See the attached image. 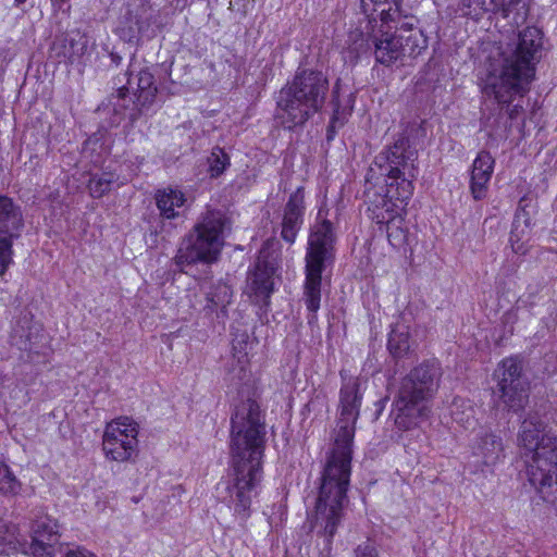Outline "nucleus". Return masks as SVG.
<instances>
[{
	"mask_svg": "<svg viewBox=\"0 0 557 557\" xmlns=\"http://www.w3.org/2000/svg\"><path fill=\"white\" fill-rule=\"evenodd\" d=\"M362 394L358 379H349L339 392V418L334 442L326 453L313 529L330 543L343 518L351 474L352 443Z\"/></svg>",
	"mask_w": 557,
	"mask_h": 557,
	"instance_id": "obj_1",
	"label": "nucleus"
},
{
	"mask_svg": "<svg viewBox=\"0 0 557 557\" xmlns=\"http://www.w3.org/2000/svg\"><path fill=\"white\" fill-rule=\"evenodd\" d=\"M543 49V34L536 27H527L512 44L495 47L486 60L480 77L482 95L506 109L508 117L519 119L525 97L535 79L536 64Z\"/></svg>",
	"mask_w": 557,
	"mask_h": 557,
	"instance_id": "obj_2",
	"label": "nucleus"
},
{
	"mask_svg": "<svg viewBox=\"0 0 557 557\" xmlns=\"http://www.w3.org/2000/svg\"><path fill=\"white\" fill-rule=\"evenodd\" d=\"M265 419L259 404L248 398L236 405L231 418V479L222 496L240 520L250 516L252 498L261 481V459L265 447Z\"/></svg>",
	"mask_w": 557,
	"mask_h": 557,
	"instance_id": "obj_3",
	"label": "nucleus"
},
{
	"mask_svg": "<svg viewBox=\"0 0 557 557\" xmlns=\"http://www.w3.org/2000/svg\"><path fill=\"white\" fill-rule=\"evenodd\" d=\"M530 484L546 502L557 499V436L537 412H529L518 432Z\"/></svg>",
	"mask_w": 557,
	"mask_h": 557,
	"instance_id": "obj_4",
	"label": "nucleus"
},
{
	"mask_svg": "<svg viewBox=\"0 0 557 557\" xmlns=\"http://www.w3.org/2000/svg\"><path fill=\"white\" fill-rule=\"evenodd\" d=\"M443 370L437 360H424L405 375L393 403L395 424L410 430L431 412V400L438 391Z\"/></svg>",
	"mask_w": 557,
	"mask_h": 557,
	"instance_id": "obj_5",
	"label": "nucleus"
},
{
	"mask_svg": "<svg viewBox=\"0 0 557 557\" xmlns=\"http://www.w3.org/2000/svg\"><path fill=\"white\" fill-rule=\"evenodd\" d=\"M231 230V220L220 209L208 208L197 223L186 234L173 258L178 271L187 273V268L197 263L215 262L224 246V236Z\"/></svg>",
	"mask_w": 557,
	"mask_h": 557,
	"instance_id": "obj_6",
	"label": "nucleus"
},
{
	"mask_svg": "<svg viewBox=\"0 0 557 557\" xmlns=\"http://www.w3.org/2000/svg\"><path fill=\"white\" fill-rule=\"evenodd\" d=\"M329 82L322 72H297L293 82L280 90L276 119L287 129L302 126L324 103Z\"/></svg>",
	"mask_w": 557,
	"mask_h": 557,
	"instance_id": "obj_7",
	"label": "nucleus"
},
{
	"mask_svg": "<svg viewBox=\"0 0 557 557\" xmlns=\"http://www.w3.org/2000/svg\"><path fill=\"white\" fill-rule=\"evenodd\" d=\"M335 243L334 227L331 221L318 212L314 224L310 227L308 247L305 257L306 280L304 286V301L310 312L308 322L317 320V312L321 302L322 273L325 265L333 258Z\"/></svg>",
	"mask_w": 557,
	"mask_h": 557,
	"instance_id": "obj_8",
	"label": "nucleus"
},
{
	"mask_svg": "<svg viewBox=\"0 0 557 557\" xmlns=\"http://www.w3.org/2000/svg\"><path fill=\"white\" fill-rule=\"evenodd\" d=\"M374 163L386 176L384 195L401 202L408 201L413 194V181L418 176V150L409 138L399 136L375 157Z\"/></svg>",
	"mask_w": 557,
	"mask_h": 557,
	"instance_id": "obj_9",
	"label": "nucleus"
},
{
	"mask_svg": "<svg viewBox=\"0 0 557 557\" xmlns=\"http://www.w3.org/2000/svg\"><path fill=\"white\" fill-rule=\"evenodd\" d=\"M367 202L369 203V216L376 224H385L387 239L397 249L409 245V233L401 216L407 201H398L387 195L377 194L370 188L366 190Z\"/></svg>",
	"mask_w": 557,
	"mask_h": 557,
	"instance_id": "obj_10",
	"label": "nucleus"
},
{
	"mask_svg": "<svg viewBox=\"0 0 557 557\" xmlns=\"http://www.w3.org/2000/svg\"><path fill=\"white\" fill-rule=\"evenodd\" d=\"M371 42L374 46V57L377 63L391 65L405 55L416 57L426 48L425 39L420 30L414 34H389L387 30H373Z\"/></svg>",
	"mask_w": 557,
	"mask_h": 557,
	"instance_id": "obj_11",
	"label": "nucleus"
},
{
	"mask_svg": "<svg viewBox=\"0 0 557 557\" xmlns=\"http://www.w3.org/2000/svg\"><path fill=\"white\" fill-rule=\"evenodd\" d=\"M522 364L516 357L504 359L495 371L498 377L496 395L504 407L513 412L522 410L529 400L528 384L521 377Z\"/></svg>",
	"mask_w": 557,
	"mask_h": 557,
	"instance_id": "obj_12",
	"label": "nucleus"
},
{
	"mask_svg": "<svg viewBox=\"0 0 557 557\" xmlns=\"http://www.w3.org/2000/svg\"><path fill=\"white\" fill-rule=\"evenodd\" d=\"M138 424L128 417H121L106 426L102 446L107 458L124 462L128 461L138 446Z\"/></svg>",
	"mask_w": 557,
	"mask_h": 557,
	"instance_id": "obj_13",
	"label": "nucleus"
},
{
	"mask_svg": "<svg viewBox=\"0 0 557 557\" xmlns=\"http://www.w3.org/2000/svg\"><path fill=\"white\" fill-rule=\"evenodd\" d=\"M23 226L22 213L12 199L0 195V275L12 262V238Z\"/></svg>",
	"mask_w": 557,
	"mask_h": 557,
	"instance_id": "obj_14",
	"label": "nucleus"
},
{
	"mask_svg": "<svg viewBox=\"0 0 557 557\" xmlns=\"http://www.w3.org/2000/svg\"><path fill=\"white\" fill-rule=\"evenodd\" d=\"M59 537L60 527L55 519L47 515L36 517L32 524L29 553L34 557H53Z\"/></svg>",
	"mask_w": 557,
	"mask_h": 557,
	"instance_id": "obj_15",
	"label": "nucleus"
},
{
	"mask_svg": "<svg viewBox=\"0 0 557 557\" xmlns=\"http://www.w3.org/2000/svg\"><path fill=\"white\" fill-rule=\"evenodd\" d=\"M306 212L305 194L302 188H297L286 202L281 221V237L288 244H294L298 232L304 224Z\"/></svg>",
	"mask_w": 557,
	"mask_h": 557,
	"instance_id": "obj_16",
	"label": "nucleus"
},
{
	"mask_svg": "<svg viewBox=\"0 0 557 557\" xmlns=\"http://www.w3.org/2000/svg\"><path fill=\"white\" fill-rule=\"evenodd\" d=\"M274 269L265 261L258 260L252 271L248 273L246 293L253 302L261 307L269 305L273 293Z\"/></svg>",
	"mask_w": 557,
	"mask_h": 557,
	"instance_id": "obj_17",
	"label": "nucleus"
},
{
	"mask_svg": "<svg viewBox=\"0 0 557 557\" xmlns=\"http://www.w3.org/2000/svg\"><path fill=\"white\" fill-rule=\"evenodd\" d=\"M150 9L141 0L128 3L123 14L120 25V37L125 41L135 40L141 33L150 26Z\"/></svg>",
	"mask_w": 557,
	"mask_h": 557,
	"instance_id": "obj_18",
	"label": "nucleus"
},
{
	"mask_svg": "<svg viewBox=\"0 0 557 557\" xmlns=\"http://www.w3.org/2000/svg\"><path fill=\"white\" fill-rule=\"evenodd\" d=\"M495 160L488 151L482 150L473 160L470 175V193L474 200L485 199L494 172Z\"/></svg>",
	"mask_w": 557,
	"mask_h": 557,
	"instance_id": "obj_19",
	"label": "nucleus"
},
{
	"mask_svg": "<svg viewBox=\"0 0 557 557\" xmlns=\"http://www.w3.org/2000/svg\"><path fill=\"white\" fill-rule=\"evenodd\" d=\"M522 0H461L465 15L480 20L484 14H500L507 18Z\"/></svg>",
	"mask_w": 557,
	"mask_h": 557,
	"instance_id": "obj_20",
	"label": "nucleus"
},
{
	"mask_svg": "<svg viewBox=\"0 0 557 557\" xmlns=\"http://www.w3.org/2000/svg\"><path fill=\"white\" fill-rule=\"evenodd\" d=\"M504 450L502 437L491 431L480 432L472 446L473 455L486 466H493L504 458Z\"/></svg>",
	"mask_w": 557,
	"mask_h": 557,
	"instance_id": "obj_21",
	"label": "nucleus"
},
{
	"mask_svg": "<svg viewBox=\"0 0 557 557\" xmlns=\"http://www.w3.org/2000/svg\"><path fill=\"white\" fill-rule=\"evenodd\" d=\"M126 84L117 88L116 95L112 98V104L115 113L128 116L131 121H136L146 108H139L138 96L131 92L132 79L124 74Z\"/></svg>",
	"mask_w": 557,
	"mask_h": 557,
	"instance_id": "obj_22",
	"label": "nucleus"
},
{
	"mask_svg": "<svg viewBox=\"0 0 557 557\" xmlns=\"http://www.w3.org/2000/svg\"><path fill=\"white\" fill-rule=\"evenodd\" d=\"M154 200L160 216L163 220H174L180 216L178 209L184 206L186 198L178 189L164 188L157 190Z\"/></svg>",
	"mask_w": 557,
	"mask_h": 557,
	"instance_id": "obj_23",
	"label": "nucleus"
},
{
	"mask_svg": "<svg viewBox=\"0 0 557 557\" xmlns=\"http://www.w3.org/2000/svg\"><path fill=\"white\" fill-rule=\"evenodd\" d=\"M363 13L369 17L374 12H380L382 25L398 22L401 13V0H360Z\"/></svg>",
	"mask_w": 557,
	"mask_h": 557,
	"instance_id": "obj_24",
	"label": "nucleus"
},
{
	"mask_svg": "<svg viewBox=\"0 0 557 557\" xmlns=\"http://www.w3.org/2000/svg\"><path fill=\"white\" fill-rule=\"evenodd\" d=\"M12 337L21 349L30 350L42 337L41 324L24 317L14 327Z\"/></svg>",
	"mask_w": 557,
	"mask_h": 557,
	"instance_id": "obj_25",
	"label": "nucleus"
},
{
	"mask_svg": "<svg viewBox=\"0 0 557 557\" xmlns=\"http://www.w3.org/2000/svg\"><path fill=\"white\" fill-rule=\"evenodd\" d=\"M531 221L524 210L518 211L512 222L510 232V243L516 253L524 255L527 252L525 243L529 240L531 232Z\"/></svg>",
	"mask_w": 557,
	"mask_h": 557,
	"instance_id": "obj_26",
	"label": "nucleus"
},
{
	"mask_svg": "<svg viewBox=\"0 0 557 557\" xmlns=\"http://www.w3.org/2000/svg\"><path fill=\"white\" fill-rule=\"evenodd\" d=\"M131 88L134 90V96H138L139 108H149L154 102L158 89L154 85V78L150 71H139L136 88L133 86Z\"/></svg>",
	"mask_w": 557,
	"mask_h": 557,
	"instance_id": "obj_27",
	"label": "nucleus"
},
{
	"mask_svg": "<svg viewBox=\"0 0 557 557\" xmlns=\"http://www.w3.org/2000/svg\"><path fill=\"white\" fill-rule=\"evenodd\" d=\"M451 418L460 426L471 429L475 425V412L472 405L461 398H455L451 404Z\"/></svg>",
	"mask_w": 557,
	"mask_h": 557,
	"instance_id": "obj_28",
	"label": "nucleus"
},
{
	"mask_svg": "<svg viewBox=\"0 0 557 557\" xmlns=\"http://www.w3.org/2000/svg\"><path fill=\"white\" fill-rule=\"evenodd\" d=\"M387 347L389 352L396 358H400L408 352L410 348L409 332L405 325H396L392 329Z\"/></svg>",
	"mask_w": 557,
	"mask_h": 557,
	"instance_id": "obj_29",
	"label": "nucleus"
},
{
	"mask_svg": "<svg viewBox=\"0 0 557 557\" xmlns=\"http://www.w3.org/2000/svg\"><path fill=\"white\" fill-rule=\"evenodd\" d=\"M208 172L212 178L219 177L230 166V157L220 147H214L208 157Z\"/></svg>",
	"mask_w": 557,
	"mask_h": 557,
	"instance_id": "obj_30",
	"label": "nucleus"
},
{
	"mask_svg": "<svg viewBox=\"0 0 557 557\" xmlns=\"http://www.w3.org/2000/svg\"><path fill=\"white\" fill-rule=\"evenodd\" d=\"M370 40L371 34L364 35L363 32L356 29L348 35L347 49L355 58H358L369 49Z\"/></svg>",
	"mask_w": 557,
	"mask_h": 557,
	"instance_id": "obj_31",
	"label": "nucleus"
},
{
	"mask_svg": "<svg viewBox=\"0 0 557 557\" xmlns=\"http://www.w3.org/2000/svg\"><path fill=\"white\" fill-rule=\"evenodd\" d=\"M89 40L85 35L77 33L70 39L67 55L71 63L78 61L89 52Z\"/></svg>",
	"mask_w": 557,
	"mask_h": 557,
	"instance_id": "obj_32",
	"label": "nucleus"
},
{
	"mask_svg": "<svg viewBox=\"0 0 557 557\" xmlns=\"http://www.w3.org/2000/svg\"><path fill=\"white\" fill-rule=\"evenodd\" d=\"M114 176L110 173H103L101 176H92L88 183V189L94 198H101L110 191L114 183Z\"/></svg>",
	"mask_w": 557,
	"mask_h": 557,
	"instance_id": "obj_33",
	"label": "nucleus"
},
{
	"mask_svg": "<svg viewBox=\"0 0 557 557\" xmlns=\"http://www.w3.org/2000/svg\"><path fill=\"white\" fill-rule=\"evenodd\" d=\"M232 290L226 284H218L214 290L207 295V307L213 310L215 307H226L231 302Z\"/></svg>",
	"mask_w": 557,
	"mask_h": 557,
	"instance_id": "obj_34",
	"label": "nucleus"
},
{
	"mask_svg": "<svg viewBox=\"0 0 557 557\" xmlns=\"http://www.w3.org/2000/svg\"><path fill=\"white\" fill-rule=\"evenodd\" d=\"M17 482L9 469L0 461V492L14 493Z\"/></svg>",
	"mask_w": 557,
	"mask_h": 557,
	"instance_id": "obj_35",
	"label": "nucleus"
},
{
	"mask_svg": "<svg viewBox=\"0 0 557 557\" xmlns=\"http://www.w3.org/2000/svg\"><path fill=\"white\" fill-rule=\"evenodd\" d=\"M355 553L356 557H377L376 549L374 545L370 542H364L358 545Z\"/></svg>",
	"mask_w": 557,
	"mask_h": 557,
	"instance_id": "obj_36",
	"label": "nucleus"
},
{
	"mask_svg": "<svg viewBox=\"0 0 557 557\" xmlns=\"http://www.w3.org/2000/svg\"><path fill=\"white\" fill-rule=\"evenodd\" d=\"M65 557H97L95 554L90 553L84 547L77 546L76 548L69 549L65 553Z\"/></svg>",
	"mask_w": 557,
	"mask_h": 557,
	"instance_id": "obj_37",
	"label": "nucleus"
},
{
	"mask_svg": "<svg viewBox=\"0 0 557 557\" xmlns=\"http://www.w3.org/2000/svg\"><path fill=\"white\" fill-rule=\"evenodd\" d=\"M338 88H339V84L337 82L335 84V86H334V89H333V103L336 107V109H335L334 115L332 117V124H335L338 121V117H337L338 108H339V104H338Z\"/></svg>",
	"mask_w": 557,
	"mask_h": 557,
	"instance_id": "obj_38",
	"label": "nucleus"
},
{
	"mask_svg": "<svg viewBox=\"0 0 557 557\" xmlns=\"http://www.w3.org/2000/svg\"><path fill=\"white\" fill-rule=\"evenodd\" d=\"M412 26L413 25L410 23H403L399 27H397V30L395 34H404V35H405V33H409L408 35L414 34L416 32H413Z\"/></svg>",
	"mask_w": 557,
	"mask_h": 557,
	"instance_id": "obj_39",
	"label": "nucleus"
},
{
	"mask_svg": "<svg viewBox=\"0 0 557 557\" xmlns=\"http://www.w3.org/2000/svg\"><path fill=\"white\" fill-rule=\"evenodd\" d=\"M9 532H10V537H2V541L7 544H13V540H14V534H15V531H16V527L11 524V525H3Z\"/></svg>",
	"mask_w": 557,
	"mask_h": 557,
	"instance_id": "obj_40",
	"label": "nucleus"
},
{
	"mask_svg": "<svg viewBox=\"0 0 557 557\" xmlns=\"http://www.w3.org/2000/svg\"><path fill=\"white\" fill-rule=\"evenodd\" d=\"M14 2H15V5L18 7V5L23 4L24 2H26V0H14Z\"/></svg>",
	"mask_w": 557,
	"mask_h": 557,
	"instance_id": "obj_41",
	"label": "nucleus"
},
{
	"mask_svg": "<svg viewBox=\"0 0 557 557\" xmlns=\"http://www.w3.org/2000/svg\"><path fill=\"white\" fill-rule=\"evenodd\" d=\"M120 59H121V58H120V57H117V55H112V60H113V62H115L116 64H117V62L120 61Z\"/></svg>",
	"mask_w": 557,
	"mask_h": 557,
	"instance_id": "obj_42",
	"label": "nucleus"
}]
</instances>
